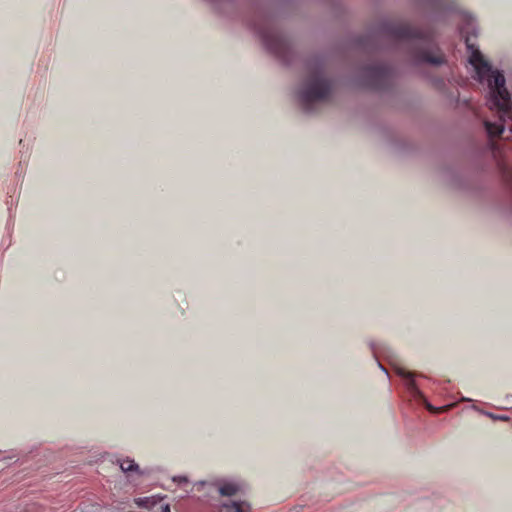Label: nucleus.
Here are the masks:
<instances>
[{
    "label": "nucleus",
    "instance_id": "f257e3e1",
    "mask_svg": "<svg viewBox=\"0 0 512 512\" xmlns=\"http://www.w3.org/2000/svg\"><path fill=\"white\" fill-rule=\"evenodd\" d=\"M466 46L471 52L469 61L475 68L479 81L487 82L490 95L489 108L490 110H496L498 114L496 121L485 120L484 127L491 139L500 137L505 130L506 120H512V102L505 87V77L501 71L492 69L482 53L470 44L469 38H466Z\"/></svg>",
    "mask_w": 512,
    "mask_h": 512
},
{
    "label": "nucleus",
    "instance_id": "f03ea898",
    "mask_svg": "<svg viewBox=\"0 0 512 512\" xmlns=\"http://www.w3.org/2000/svg\"><path fill=\"white\" fill-rule=\"evenodd\" d=\"M387 30L394 40L408 44L409 53L416 63L440 65L444 62V55L435 46L431 30L420 29L405 22L389 25Z\"/></svg>",
    "mask_w": 512,
    "mask_h": 512
},
{
    "label": "nucleus",
    "instance_id": "7ed1b4c3",
    "mask_svg": "<svg viewBox=\"0 0 512 512\" xmlns=\"http://www.w3.org/2000/svg\"><path fill=\"white\" fill-rule=\"evenodd\" d=\"M332 90L330 80L326 77L323 64L309 67L307 78L298 92L300 104L305 112H312L313 105L326 101Z\"/></svg>",
    "mask_w": 512,
    "mask_h": 512
},
{
    "label": "nucleus",
    "instance_id": "20e7f679",
    "mask_svg": "<svg viewBox=\"0 0 512 512\" xmlns=\"http://www.w3.org/2000/svg\"><path fill=\"white\" fill-rule=\"evenodd\" d=\"M259 34L264 45L271 53L284 61L287 59L290 44L279 31L273 28H264L259 30Z\"/></svg>",
    "mask_w": 512,
    "mask_h": 512
},
{
    "label": "nucleus",
    "instance_id": "39448f33",
    "mask_svg": "<svg viewBox=\"0 0 512 512\" xmlns=\"http://www.w3.org/2000/svg\"><path fill=\"white\" fill-rule=\"evenodd\" d=\"M392 76V71L389 66L383 63H377L365 67L364 78L366 85L373 89L385 88Z\"/></svg>",
    "mask_w": 512,
    "mask_h": 512
},
{
    "label": "nucleus",
    "instance_id": "423d86ee",
    "mask_svg": "<svg viewBox=\"0 0 512 512\" xmlns=\"http://www.w3.org/2000/svg\"><path fill=\"white\" fill-rule=\"evenodd\" d=\"M242 490V486L236 482H225L219 486V493L222 496H233Z\"/></svg>",
    "mask_w": 512,
    "mask_h": 512
},
{
    "label": "nucleus",
    "instance_id": "0eeeda50",
    "mask_svg": "<svg viewBox=\"0 0 512 512\" xmlns=\"http://www.w3.org/2000/svg\"><path fill=\"white\" fill-rule=\"evenodd\" d=\"M228 512H250V505L247 502H232L225 505Z\"/></svg>",
    "mask_w": 512,
    "mask_h": 512
},
{
    "label": "nucleus",
    "instance_id": "6e6552de",
    "mask_svg": "<svg viewBox=\"0 0 512 512\" xmlns=\"http://www.w3.org/2000/svg\"><path fill=\"white\" fill-rule=\"evenodd\" d=\"M431 6L436 10H452L454 2L452 0H431Z\"/></svg>",
    "mask_w": 512,
    "mask_h": 512
},
{
    "label": "nucleus",
    "instance_id": "1a4fd4ad",
    "mask_svg": "<svg viewBox=\"0 0 512 512\" xmlns=\"http://www.w3.org/2000/svg\"><path fill=\"white\" fill-rule=\"evenodd\" d=\"M157 502H158V500L154 496L140 497V498L135 499V504L138 507H143V508H148V509L155 506Z\"/></svg>",
    "mask_w": 512,
    "mask_h": 512
},
{
    "label": "nucleus",
    "instance_id": "9d476101",
    "mask_svg": "<svg viewBox=\"0 0 512 512\" xmlns=\"http://www.w3.org/2000/svg\"><path fill=\"white\" fill-rule=\"evenodd\" d=\"M399 375H401L402 377H404L405 379L408 380V387L412 392L419 393V391L416 387L415 381L413 379L414 375L411 372L406 371L405 369H400Z\"/></svg>",
    "mask_w": 512,
    "mask_h": 512
},
{
    "label": "nucleus",
    "instance_id": "9b49d317",
    "mask_svg": "<svg viewBox=\"0 0 512 512\" xmlns=\"http://www.w3.org/2000/svg\"><path fill=\"white\" fill-rule=\"evenodd\" d=\"M119 465L123 472H132L138 470V465L134 462V460L131 459L121 460Z\"/></svg>",
    "mask_w": 512,
    "mask_h": 512
},
{
    "label": "nucleus",
    "instance_id": "f8f14e48",
    "mask_svg": "<svg viewBox=\"0 0 512 512\" xmlns=\"http://www.w3.org/2000/svg\"><path fill=\"white\" fill-rule=\"evenodd\" d=\"M503 176L506 181L512 187V170L508 168L504 163H499Z\"/></svg>",
    "mask_w": 512,
    "mask_h": 512
},
{
    "label": "nucleus",
    "instance_id": "ddd939ff",
    "mask_svg": "<svg viewBox=\"0 0 512 512\" xmlns=\"http://www.w3.org/2000/svg\"><path fill=\"white\" fill-rule=\"evenodd\" d=\"M161 512H171L170 506L168 504L162 505Z\"/></svg>",
    "mask_w": 512,
    "mask_h": 512
},
{
    "label": "nucleus",
    "instance_id": "4468645a",
    "mask_svg": "<svg viewBox=\"0 0 512 512\" xmlns=\"http://www.w3.org/2000/svg\"><path fill=\"white\" fill-rule=\"evenodd\" d=\"M173 480H174L175 482L177 481V482H179V483H180V482H187L186 477H181V476H180V477H174V478H173Z\"/></svg>",
    "mask_w": 512,
    "mask_h": 512
},
{
    "label": "nucleus",
    "instance_id": "2eb2a0df",
    "mask_svg": "<svg viewBox=\"0 0 512 512\" xmlns=\"http://www.w3.org/2000/svg\"><path fill=\"white\" fill-rule=\"evenodd\" d=\"M492 149H493L494 153H496V152H497V149H498V148H497V145H496V144H492Z\"/></svg>",
    "mask_w": 512,
    "mask_h": 512
},
{
    "label": "nucleus",
    "instance_id": "dca6fc26",
    "mask_svg": "<svg viewBox=\"0 0 512 512\" xmlns=\"http://www.w3.org/2000/svg\"><path fill=\"white\" fill-rule=\"evenodd\" d=\"M428 409L429 410H434V408L432 406H430V405H428Z\"/></svg>",
    "mask_w": 512,
    "mask_h": 512
},
{
    "label": "nucleus",
    "instance_id": "f3484780",
    "mask_svg": "<svg viewBox=\"0 0 512 512\" xmlns=\"http://www.w3.org/2000/svg\"><path fill=\"white\" fill-rule=\"evenodd\" d=\"M509 129H510V131L512 132V126H511Z\"/></svg>",
    "mask_w": 512,
    "mask_h": 512
}]
</instances>
